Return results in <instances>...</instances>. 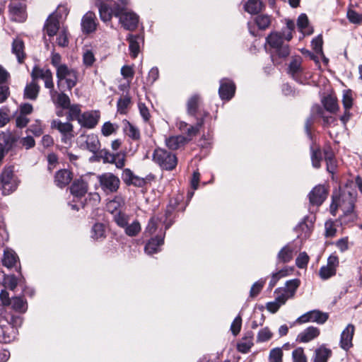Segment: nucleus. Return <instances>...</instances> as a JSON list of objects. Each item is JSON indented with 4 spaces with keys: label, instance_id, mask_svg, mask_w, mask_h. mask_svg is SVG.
<instances>
[{
    "label": "nucleus",
    "instance_id": "obj_1",
    "mask_svg": "<svg viewBox=\"0 0 362 362\" xmlns=\"http://www.w3.org/2000/svg\"><path fill=\"white\" fill-rule=\"evenodd\" d=\"M99 13L103 21H110L115 16L119 18V22L126 30H134L137 27L139 17L136 13L127 11L123 1H107L100 5Z\"/></svg>",
    "mask_w": 362,
    "mask_h": 362
},
{
    "label": "nucleus",
    "instance_id": "obj_2",
    "mask_svg": "<svg viewBox=\"0 0 362 362\" xmlns=\"http://www.w3.org/2000/svg\"><path fill=\"white\" fill-rule=\"evenodd\" d=\"M354 197L349 192L346 194L344 192L339 198H333L330 206V212L333 216L336 215L337 209L339 207L344 213L341 217V223L353 222L356 218L354 214Z\"/></svg>",
    "mask_w": 362,
    "mask_h": 362
},
{
    "label": "nucleus",
    "instance_id": "obj_3",
    "mask_svg": "<svg viewBox=\"0 0 362 362\" xmlns=\"http://www.w3.org/2000/svg\"><path fill=\"white\" fill-rule=\"evenodd\" d=\"M267 42L274 49L271 57L274 64H280L290 54V47L284 44L281 33L272 32L267 37Z\"/></svg>",
    "mask_w": 362,
    "mask_h": 362
},
{
    "label": "nucleus",
    "instance_id": "obj_4",
    "mask_svg": "<svg viewBox=\"0 0 362 362\" xmlns=\"http://www.w3.org/2000/svg\"><path fill=\"white\" fill-rule=\"evenodd\" d=\"M153 160L166 170H172L177 163V157L174 153L160 148L155 149L153 153Z\"/></svg>",
    "mask_w": 362,
    "mask_h": 362
},
{
    "label": "nucleus",
    "instance_id": "obj_5",
    "mask_svg": "<svg viewBox=\"0 0 362 362\" xmlns=\"http://www.w3.org/2000/svg\"><path fill=\"white\" fill-rule=\"evenodd\" d=\"M13 168V166H6L1 174L0 182L4 194H9L15 191L18 186L19 180L14 174Z\"/></svg>",
    "mask_w": 362,
    "mask_h": 362
},
{
    "label": "nucleus",
    "instance_id": "obj_6",
    "mask_svg": "<svg viewBox=\"0 0 362 362\" xmlns=\"http://www.w3.org/2000/svg\"><path fill=\"white\" fill-rule=\"evenodd\" d=\"M100 189L106 194L116 192L119 188V178L112 173H104L97 177Z\"/></svg>",
    "mask_w": 362,
    "mask_h": 362
},
{
    "label": "nucleus",
    "instance_id": "obj_7",
    "mask_svg": "<svg viewBox=\"0 0 362 362\" xmlns=\"http://www.w3.org/2000/svg\"><path fill=\"white\" fill-rule=\"evenodd\" d=\"M50 127L52 129H57L61 134V141L65 144H70L74 137V126L69 122H62L56 119L51 122Z\"/></svg>",
    "mask_w": 362,
    "mask_h": 362
},
{
    "label": "nucleus",
    "instance_id": "obj_8",
    "mask_svg": "<svg viewBox=\"0 0 362 362\" xmlns=\"http://www.w3.org/2000/svg\"><path fill=\"white\" fill-rule=\"evenodd\" d=\"M56 75L58 83L64 80L69 90H71L77 83V71L75 69L69 67L67 65L59 66L58 70L56 71Z\"/></svg>",
    "mask_w": 362,
    "mask_h": 362
},
{
    "label": "nucleus",
    "instance_id": "obj_9",
    "mask_svg": "<svg viewBox=\"0 0 362 362\" xmlns=\"http://www.w3.org/2000/svg\"><path fill=\"white\" fill-rule=\"evenodd\" d=\"M100 117V114L99 111H87L82 113L81 117H78V122L83 127L92 129L98 124Z\"/></svg>",
    "mask_w": 362,
    "mask_h": 362
},
{
    "label": "nucleus",
    "instance_id": "obj_10",
    "mask_svg": "<svg viewBox=\"0 0 362 362\" xmlns=\"http://www.w3.org/2000/svg\"><path fill=\"white\" fill-rule=\"evenodd\" d=\"M31 77L33 81L40 78L45 81V86L48 89L54 88V83L52 78V73L49 69H41L38 66H35L31 72Z\"/></svg>",
    "mask_w": 362,
    "mask_h": 362
},
{
    "label": "nucleus",
    "instance_id": "obj_11",
    "mask_svg": "<svg viewBox=\"0 0 362 362\" xmlns=\"http://www.w3.org/2000/svg\"><path fill=\"white\" fill-rule=\"evenodd\" d=\"M80 146L95 153L100 148V141L97 135L90 134L79 137Z\"/></svg>",
    "mask_w": 362,
    "mask_h": 362
},
{
    "label": "nucleus",
    "instance_id": "obj_12",
    "mask_svg": "<svg viewBox=\"0 0 362 362\" xmlns=\"http://www.w3.org/2000/svg\"><path fill=\"white\" fill-rule=\"evenodd\" d=\"M327 190L324 185L315 186L309 194L310 202L312 205L320 206L325 200Z\"/></svg>",
    "mask_w": 362,
    "mask_h": 362
},
{
    "label": "nucleus",
    "instance_id": "obj_13",
    "mask_svg": "<svg viewBox=\"0 0 362 362\" xmlns=\"http://www.w3.org/2000/svg\"><path fill=\"white\" fill-rule=\"evenodd\" d=\"M17 329L11 323L0 325V342L10 343L13 341L17 335Z\"/></svg>",
    "mask_w": 362,
    "mask_h": 362
},
{
    "label": "nucleus",
    "instance_id": "obj_14",
    "mask_svg": "<svg viewBox=\"0 0 362 362\" xmlns=\"http://www.w3.org/2000/svg\"><path fill=\"white\" fill-rule=\"evenodd\" d=\"M355 331V327L352 324H349L342 331L340 337V347L344 350H349L352 347V339Z\"/></svg>",
    "mask_w": 362,
    "mask_h": 362
},
{
    "label": "nucleus",
    "instance_id": "obj_15",
    "mask_svg": "<svg viewBox=\"0 0 362 362\" xmlns=\"http://www.w3.org/2000/svg\"><path fill=\"white\" fill-rule=\"evenodd\" d=\"M81 27L83 33H90L96 30V17L93 12H87L81 20Z\"/></svg>",
    "mask_w": 362,
    "mask_h": 362
},
{
    "label": "nucleus",
    "instance_id": "obj_16",
    "mask_svg": "<svg viewBox=\"0 0 362 362\" xmlns=\"http://www.w3.org/2000/svg\"><path fill=\"white\" fill-rule=\"evenodd\" d=\"M235 90V84L229 80H221L219 87V95L222 100H230Z\"/></svg>",
    "mask_w": 362,
    "mask_h": 362
},
{
    "label": "nucleus",
    "instance_id": "obj_17",
    "mask_svg": "<svg viewBox=\"0 0 362 362\" xmlns=\"http://www.w3.org/2000/svg\"><path fill=\"white\" fill-rule=\"evenodd\" d=\"M320 334V331L317 327L310 326L298 334L297 341L302 343H308L318 337Z\"/></svg>",
    "mask_w": 362,
    "mask_h": 362
},
{
    "label": "nucleus",
    "instance_id": "obj_18",
    "mask_svg": "<svg viewBox=\"0 0 362 362\" xmlns=\"http://www.w3.org/2000/svg\"><path fill=\"white\" fill-rule=\"evenodd\" d=\"M44 30L49 37H53L57 31L59 32V23L57 13H52L49 16L45 25Z\"/></svg>",
    "mask_w": 362,
    "mask_h": 362
},
{
    "label": "nucleus",
    "instance_id": "obj_19",
    "mask_svg": "<svg viewBox=\"0 0 362 362\" xmlns=\"http://www.w3.org/2000/svg\"><path fill=\"white\" fill-rule=\"evenodd\" d=\"M88 189V183L81 179L74 180L70 188L71 194L77 198L83 197Z\"/></svg>",
    "mask_w": 362,
    "mask_h": 362
},
{
    "label": "nucleus",
    "instance_id": "obj_20",
    "mask_svg": "<svg viewBox=\"0 0 362 362\" xmlns=\"http://www.w3.org/2000/svg\"><path fill=\"white\" fill-rule=\"evenodd\" d=\"M49 94L53 103L63 109H67L70 105V99L65 93H59L52 88L49 90Z\"/></svg>",
    "mask_w": 362,
    "mask_h": 362
},
{
    "label": "nucleus",
    "instance_id": "obj_21",
    "mask_svg": "<svg viewBox=\"0 0 362 362\" xmlns=\"http://www.w3.org/2000/svg\"><path fill=\"white\" fill-rule=\"evenodd\" d=\"M332 351L325 344L320 345L314 352L313 362H327L331 357Z\"/></svg>",
    "mask_w": 362,
    "mask_h": 362
},
{
    "label": "nucleus",
    "instance_id": "obj_22",
    "mask_svg": "<svg viewBox=\"0 0 362 362\" xmlns=\"http://www.w3.org/2000/svg\"><path fill=\"white\" fill-rule=\"evenodd\" d=\"M13 137L8 133L0 134V162L3 159L5 152L12 146Z\"/></svg>",
    "mask_w": 362,
    "mask_h": 362
},
{
    "label": "nucleus",
    "instance_id": "obj_23",
    "mask_svg": "<svg viewBox=\"0 0 362 362\" xmlns=\"http://www.w3.org/2000/svg\"><path fill=\"white\" fill-rule=\"evenodd\" d=\"M72 178V174L69 170H60L55 175L54 182L58 187H63L69 184Z\"/></svg>",
    "mask_w": 362,
    "mask_h": 362
},
{
    "label": "nucleus",
    "instance_id": "obj_24",
    "mask_svg": "<svg viewBox=\"0 0 362 362\" xmlns=\"http://www.w3.org/2000/svg\"><path fill=\"white\" fill-rule=\"evenodd\" d=\"M24 47V42L20 38L15 39L12 42V53L16 55L19 63H23L25 58Z\"/></svg>",
    "mask_w": 362,
    "mask_h": 362
},
{
    "label": "nucleus",
    "instance_id": "obj_25",
    "mask_svg": "<svg viewBox=\"0 0 362 362\" xmlns=\"http://www.w3.org/2000/svg\"><path fill=\"white\" fill-rule=\"evenodd\" d=\"M127 40L129 43L130 55L132 57L136 58L140 52V42L142 41V38L139 35H129Z\"/></svg>",
    "mask_w": 362,
    "mask_h": 362
},
{
    "label": "nucleus",
    "instance_id": "obj_26",
    "mask_svg": "<svg viewBox=\"0 0 362 362\" xmlns=\"http://www.w3.org/2000/svg\"><path fill=\"white\" fill-rule=\"evenodd\" d=\"M245 11L250 14H257L264 8L261 0H248L244 5Z\"/></svg>",
    "mask_w": 362,
    "mask_h": 362
},
{
    "label": "nucleus",
    "instance_id": "obj_27",
    "mask_svg": "<svg viewBox=\"0 0 362 362\" xmlns=\"http://www.w3.org/2000/svg\"><path fill=\"white\" fill-rule=\"evenodd\" d=\"M253 346V334L248 332L238 344V350L243 354L247 353Z\"/></svg>",
    "mask_w": 362,
    "mask_h": 362
},
{
    "label": "nucleus",
    "instance_id": "obj_28",
    "mask_svg": "<svg viewBox=\"0 0 362 362\" xmlns=\"http://www.w3.org/2000/svg\"><path fill=\"white\" fill-rule=\"evenodd\" d=\"M187 142V139L183 136H172L165 139L166 146L172 150H176L182 146Z\"/></svg>",
    "mask_w": 362,
    "mask_h": 362
},
{
    "label": "nucleus",
    "instance_id": "obj_29",
    "mask_svg": "<svg viewBox=\"0 0 362 362\" xmlns=\"http://www.w3.org/2000/svg\"><path fill=\"white\" fill-rule=\"evenodd\" d=\"M124 203V202L122 197L116 196L107 203V210L115 215L120 211V208L123 206Z\"/></svg>",
    "mask_w": 362,
    "mask_h": 362
},
{
    "label": "nucleus",
    "instance_id": "obj_30",
    "mask_svg": "<svg viewBox=\"0 0 362 362\" xmlns=\"http://www.w3.org/2000/svg\"><path fill=\"white\" fill-rule=\"evenodd\" d=\"M18 259V257L14 251L8 248L4 250V257L2 259L4 266L7 268H11L17 262Z\"/></svg>",
    "mask_w": 362,
    "mask_h": 362
},
{
    "label": "nucleus",
    "instance_id": "obj_31",
    "mask_svg": "<svg viewBox=\"0 0 362 362\" xmlns=\"http://www.w3.org/2000/svg\"><path fill=\"white\" fill-rule=\"evenodd\" d=\"M40 87L35 81H32L27 84L24 89V98L35 100L38 95Z\"/></svg>",
    "mask_w": 362,
    "mask_h": 362
},
{
    "label": "nucleus",
    "instance_id": "obj_32",
    "mask_svg": "<svg viewBox=\"0 0 362 362\" xmlns=\"http://www.w3.org/2000/svg\"><path fill=\"white\" fill-rule=\"evenodd\" d=\"M322 103L325 108L332 112H337L339 110V105L337 103V99L332 95H328L322 100Z\"/></svg>",
    "mask_w": 362,
    "mask_h": 362
},
{
    "label": "nucleus",
    "instance_id": "obj_33",
    "mask_svg": "<svg viewBox=\"0 0 362 362\" xmlns=\"http://www.w3.org/2000/svg\"><path fill=\"white\" fill-rule=\"evenodd\" d=\"M11 12L16 21L23 22L27 17L25 8L21 4H15L11 6Z\"/></svg>",
    "mask_w": 362,
    "mask_h": 362
},
{
    "label": "nucleus",
    "instance_id": "obj_34",
    "mask_svg": "<svg viewBox=\"0 0 362 362\" xmlns=\"http://www.w3.org/2000/svg\"><path fill=\"white\" fill-rule=\"evenodd\" d=\"M163 243V238L156 236L155 238L150 240L145 247V251L148 255L156 253L159 247Z\"/></svg>",
    "mask_w": 362,
    "mask_h": 362
},
{
    "label": "nucleus",
    "instance_id": "obj_35",
    "mask_svg": "<svg viewBox=\"0 0 362 362\" xmlns=\"http://www.w3.org/2000/svg\"><path fill=\"white\" fill-rule=\"evenodd\" d=\"M313 227V225L312 221L308 222L307 219L305 218V221L299 223V225L296 228V230L299 233L298 237H300L302 239H306L307 238H308L310 234L311 233Z\"/></svg>",
    "mask_w": 362,
    "mask_h": 362
},
{
    "label": "nucleus",
    "instance_id": "obj_36",
    "mask_svg": "<svg viewBox=\"0 0 362 362\" xmlns=\"http://www.w3.org/2000/svg\"><path fill=\"white\" fill-rule=\"evenodd\" d=\"M325 160L327 163V171L333 173L337 167L336 160L334 159V153L330 148L324 150Z\"/></svg>",
    "mask_w": 362,
    "mask_h": 362
},
{
    "label": "nucleus",
    "instance_id": "obj_37",
    "mask_svg": "<svg viewBox=\"0 0 362 362\" xmlns=\"http://www.w3.org/2000/svg\"><path fill=\"white\" fill-rule=\"evenodd\" d=\"M11 308L16 312L23 313L28 309L26 301L21 297H13L11 298Z\"/></svg>",
    "mask_w": 362,
    "mask_h": 362
},
{
    "label": "nucleus",
    "instance_id": "obj_38",
    "mask_svg": "<svg viewBox=\"0 0 362 362\" xmlns=\"http://www.w3.org/2000/svg\"><path fill=\"white\" fill-rule=\"evenodd\" d=\"M298 27L304 35L313 33V29L308 25V19L305 14H301L298 18Z\"/></svg>",
    "mask_w": 362,
    "mask_h": 362
},
{
    "label": "nucleus",
    "instance_id": "obj_39",
    "mask_svg": "<svg viewBox=\"0 0 362 362\" xmlns=\"http://www.w3.org/2000/svg\"><path fill=\"white\" fill-rule=\"evenodd\" d=\"M302 59L300 57L293 58L288 67L289 74L292 75L293 78L297 76L302 71Z\"/></svg>",
    "mask_w": 362,
    "mask_h": 362
},
{
    "label": "nucleus",
    "instance_id": "obj_40",
    "mask_svg": "<svg viewBox=\"0 0 362 362\" xmlns=\"http://www.w3.org/2000/svg\"><path fill=\"white\" fill-rule=\"evenodd\" d=\"M309 313L311 322H316L317 324H324L329 317L327 313L317 310L310 311Z\"/></svg>",
    "mask_w": 362,
    "mask_h": 362
},
{
    "label": "nucleus",
    "instance_id": "obj_41",
    "mask_svg": "<svg viewBox=\"0 0 362 362\" xmlns=\"http://www.w3.org/2000/svg\"><path fill=\"white\" fill-rule=\"evenodd\" d=\"M293 259V249L288 245L284 247L278 254V260L286 263Z\"/></svg>",
    "mask_w": 362,
    "mask_h": 362
},
{
    "label": "nucleus",
    "instance_id": "obj_42",
    "mask_svg": "<svg viewBox=\"0 0 362 362\" xmlns=\"http://www.w3.org/2000/svg\"><path fill=\"white\" fill-rule=\"evenodd\" d=\"M2 284L6 288L14 291L18 286V281L16 276L13 274L5 275Z\"/></svg>",
    "mask_w": 362,
    "mask_h": 362
},
{
    "label": "nucleus",
    "instance_id": "obj_43",
    "mask_svg": "<svg viewBox=\"0 0 362 362\" xmlns=\"http://www.w3.org/2000/svg\"><path fill=\"white\" fill-rule=\"evenodd\" d=\"M162 218L158 216H153L148 223V226L146 228V233H148L149 235H152L156 233L158 226L161 223Z\"/></svg>",
    "mask_w": 362,
    "mask_h": 362
},
{
    "label": "nucleus",
    "instance_id": "obj_44",
    "mask_svg": "<svg viewBox=\"0 0 362 362\" xmlns=\"http://www.w3.org/2000/svg\"><path fill=\"white\" fill-rule=\"evenodd\" d=\"M255 23L259 29L265 30L271 24V18L268 15H259L255 18Z\"/></svg>",
    "mask_w": 362,
    "mask_h": 362
},
{
    "label": "nucleus",
    "instance_id": "obj_45",
    "mask_svg": "<svg viewBox=\"0 0 362 362\" xmlns=\"http://www.w3.org/2000/svg\"><path fill=\"white\" fill-rule=\"evenodd\" d=\"M273 336L272 332L269 327L261 329L257 335V342H264L270 340Z\"/></svg>",
    "mask_w": 362,
    "mask_h": 362
},
{
    "label": "nucleus",
    "instance_id": "obj_46",
    "mask_svg": "<svg viewBox=\"0 0 362 362\" xmlns=\"http://www.w3.org/2000/svg\"><path fill=\"white\" fill-rule=\"evenodd\" d=\"M118 129V126L110 122H106L103 124L101 128V132L103 136H109L115 133Z\"/></svg>",
    "mask_w": 362,
    "mask_h": 362
},
{
    "label": "nucleus",
    "instance_id": "obj_47",
    "mask_svg": "<svg viewBox=\"0 0 362 362\" xmlns=\"http://www.w3.org/2000/svg\"><path fill=\"white\" fill-rule=\"evenodd\" d=\"M293 362H308L307 356L302 347H298L292 352Z\"/></svg>",
    "mask_w": 362,
    "mask_h": 362
},
{
    "label": "nucleus",
    "instance_id": "obj_48",
    "mask_svg": "<svg viewBox=\"0 0 362 362\" xmlns=\"http://www.w3.org/2000/svg\"><path fill=\"white\" fill-rule=\"evenodd\" d=\"M124 228L127 235L135 236L140 232L141 226L139 221H134L130 225H127Z\"/></svg>",
    "mask_w": 362,
    "mask_h": 362
},
{
    "label": "nucleus",
    "instance_id": "obj_49",
    "mask_svg": "<svg viewBox=\"0 0 362 362\" xmlns=\"http://www.w3.org/2000/svg\"><path fill=\"white\" fill-rule=\"evenodd\" d=\"M130 103L131 99L127 95L119 98L117 102V111L120 114H125Z\"/></svg>",
    "mask_w": 362,
    "mask_h": 362
},
{
    "label": "nucleus",
    "instance_id": "obj_50",
    "mask_svg": "<svg viewBox=\"0 0 362 362\" xmlns=\"http://www.w3.org/2000/svg\"><path fill=\"white\" fill-rule=\"evenodd\" d=\"M283 351L281 348L272 349L269 355V362H282Z\"/></svg>",
    "mask_w": 362,
    "mask_h": 362
},
{
    "label": "nucleus",
    "instance_id": "obj_51",
    "mask_svg": "<svg viewBox=\"0 0 362 362\" xmlns=\"http://www.w3.org/2000/svg\"><path fill=\"white\" fill-rule=\"evenodd\" d=\"M111 160L109 161L110 163H112L115 164V166L117 168H122L125 165V155L124 154H112L110 155Z\"/></svg>",
    "mask_w": 362,
    "mask_h": 362
},
{
    "label": "nucleus",
    "instance_id": "obj_52",
    "mask_svg": "<svg viewBox=\"0 0 362 362\" xmlns=\"http://www.w3.org/2000/svg\"><path fill=\"white\" fill-rule=\"evenodd\" d=\"M126 134L133 139H139L140 134L139 131L136 127H135L134 125L130 124L129 122H127V125L125 126L124 129Z\"/></svg>",
    "mask_w": 362,
    "mask_h": 362
},
{
    "label": "nucleus",
    "instance_id": "obj_53",
    "mask_svg": "<svg viewBox=\"0 0 362 362\" xmlns=\"http://www.w3.org/2000/svg\"><path fill=\"white\" fill-rule=\"evenodd\" d=\"M264 284V279H260L256 281L255 284H253L250 291V296L251 298L256 297L260 293Z\"/></svg>",
    "mask_w": 362,
    "mask_h": 362
},
{
    "label": "nucleus",
    "instance_id": "obj_54",
    "mask_svg": "<svg viewBox=\"0 0 362 362\" xmlns=\"http://www.w3.org/2000/svg\"><path fill=\"white\" fill-rule=\"evenodd\" d=\"M275 293V300L278 301L281 305H284L289 298H291L288 293L284 288L276 289Z\"/></svg>",
    "mask_w": 362,
    "mask_h": 362
},
{
    "label": "nucleus",
    "instance_id": "obj_55",
    "mask_svg": "<svg viewBox=\"0 0 362 362\" xmlns=\"http://www.w3.org/2000/svg\"><path fill=\"white\" fill-rule=\"evenodd\" d=\"M91 233V237L95 240L103 238L105 233L104 226L101 223H95L92 228Z\"/></svg>",
    "mask_w": 362,
    "mask_h": 362
},
{
    "label": "nucleus",
    "instance_id": "obj_56",
    "mask_svg": "<svg viewBox=\"0 0 362 362\" xmlns=\"http://www.w3.org/2000/svg\"><path fill=\"white\" fill-rule=\"evenodd\" d=\"M336 270L327 265L322 266L319 272L320 276L322 279H327L332 276L335 275Z\"/></svg>",
    "mask_w": 362,
    "mask_h": 362
},
{
    "label": "nucleus",
    "instance_id": "obj_57",
    "mask_svg": "<svg viewBox=\"0 0 362 362\" xmlns=\"http://www.w3.org/2000/svg\"><path fill=\"white\" fill-rule=\"evenodd\" d=\"M67 109L69 110L68 118L69 119L78 120V117H81V107L79 105H70Z\"/></svg>",
    "mask_w": 362,
    "mask_h": 362
},
{
    "label": "nucleus",
    "instance_id": "obj_58",
    "mask_svg": "<svg viewBox=\"0 0 362 362\" xmlns=\"http://www.w3.org/2000/svg\"><path fill=\"white\" fill-rule=\"evenodd\" d=\"M299 284L300 281L298 279H292L286 282V288L284 289L288 293L290 296L293 297Z\"/></svg>",
    "mask_w": 362,
    "mask_h": 362
},
{
    "label": "nucleus",
    "instance_id": "obj_59",
    "mask_svg": "<svg viewBox=\"0 0 362 362\" xmlns=\"http://www.w3.org/2000/svg\"><path fill=\"white\" fill-rule=\"evenodd\" d=\"M199 98L194 95L192 96L187 102V110L189 114H194L199 103Z\"/></svg>",
    "mask_w": 362,
    "mask_h": 362
},
{
    "label": "nucleus",
    "instance_id": "obj_60",
    "mask_svg": "<svg viewBox=\"0 0 362 362\" xmlns=\"http://www.w3.org/2000/svg\"><path fill=\"white\" fill-rule=\"evenodd\" d=\"M343 105L345 110H349L353 105V95L351 90H345L342 99Z\"/></svg>",
    "mask_w": 362,
    "mask_h": 362
},
{
    "label": "nucleus",
    "instance_id": "obj_61",
    "mask_svg": "<svg viewBox=\"0 0 362 362\" xmlns=\"http://www.w3.org/2000/svg\"><path fill=\"white\" fill-rule=\"evenodd\" d=\"M309 261V257L306 254V252H303L299 254L296 259V264L298 268H305L307 267V264Z\"/></svg>",
    "mask_w": 362,
    "mask_h": 362
},
{
    "label": "nucleus",
    "instance_id": "obj_62",
    "mask_svg": "<svg viewBox=\"0 0 362 362\" xmlns=\"http://www.w3.org/2000/svg\"><path fill=\"white\" fill-rule=\"evenodd\" d=\"M346 16L349 21L352 23L358 24L362 23V15L352 9L348 10Z\"/></svg>",
    "mask_w": 362,
    "mask_h": 362
},
{
    "label": "nucleus",
    "instance_id": "obj_63",
    "mask_svg": "<svg viewBox=\"0 0 362 362\" xmlns=\"http://www.w3.org/2000/svg\"><path fill=\"white\" fill-rule=\"evenodd\" d=\"M114 220L118 226L124 228L128 223L129 218L124 214L119 211L117 214L114 215Z\"/></svg>",
    "mask_w": 362,
    "mask_h": 362
},
{
    "label": "nucleus",
    "instance_id": "obj_64",
    "mask_svg": "<svg viewBox=\"0 0 362 362\" xmlns=\"http://www.w3.org/2000/svg\"><path fill=\"white\" fill-rule=\"evenodd\" d=\"M57 43L60 47H66L68 45L69 40L67 37V32L65 29H62L59 30L58 37L57 38Z\"/></svg>",
    "mask_w": 362,
    "mask_h": 362
}]
</instances>
